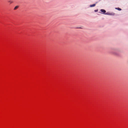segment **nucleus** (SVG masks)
Returning <instances> with one entry per match:
<instances>
[{"mask_svg":"<svg viewBox=\"0 0 128 128\" xmlns=\"http://www.w3.org/2000/svg\"><path fill=\"white\" fill-rule=\"evenodd\" d=\"M98 11V10H95V11L96 12H97Z\"/></svg>","mask_w":128,"mask_h":128,"instance_id":"nucleus-7","label":"nucleus"},{"mask_svg":"<svg viewBox=\"0 0 128 128\" xmlns=\"http://www.w3.org/2000/svg\"><path fill=\"white\" fill-rule=\"evenodd\" d=\"M115 9L119 10H121V9L119 8H116Z\"/></svg>","mask_w":128,"mask_h":128,"instance_id":"nucleus-4","label":"nucleus"},{"mask_svg":"<svg viewBox=\"0 0 128 128\" xmlns=\"http://www.w3.org/2000/svg\"><path fill=\"white\" fill-rule=\"evenodd\" d=\"M96 4H93L91 5H90V7H92L93 6H95Z\"/></svg>","mask_w":128,"mask_h":128,"instance_id":"nucleus-2","label":"nucleus"},{"mask_svg":"<svg viewBox=\"0 0 128 128\" xmlns=\"http://www.w3.org/2000/svg\"><path fill=\"white\" fill-rule=\"evenodd\" d=\"M100 11L103 14H105L106 12V11L105 10L103 9H101Z\"/></svg>","mask_w":128,"mask_h":128,"instance_id":"nucleus-1","label":"nucleus"},{"mask_svg":"<svg viewBox=\"0 0 128 128\" xmlns=\"http://www.w3.org/2000/svg\"><path fill=\"white\" fill-rule=\"evenodd\" d=\"M105 14L107 15H110V13L107 12Z\"/></svg>","mask_w":128,"mask_h":128,"instance_id":"nucleus-6","label":"nucleus"},{"mask_svg":"<svg viewBox=\"0 0 128 128\" xmlns=\"http://www.w3.org/2000/svg\"><path fill=\"white\" fill-rule=\"evenodd\" d=\"M115 13H110V15L114 16L115 15Z\"/></svg>","mask_w":128,"mask_h":128,"instance_id":"nucleus-3","label":"nucleus"},{"mask_svg":"<svg viewBox=\"0 0 128 128\" xmlns=\"http://www.w3.org/2000/svg\"><path fill=\"white\" fill-rule=\"evenodd\" d=\"M18 6H16L14 8V9L15 10H16V9H17L18 8Z\"/></svg>","mask_w":128,"mask_h":128,"instance_id":"nucleus-5","label":"nucleus"}]
</instances>
